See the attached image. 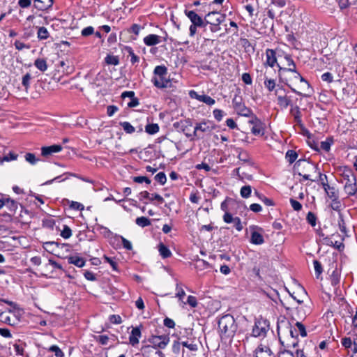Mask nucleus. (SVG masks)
I'll return each instance as SVG.
<instances>
[{
	"instance_id": "obj_55",
	"label": "nucleus",
	"mask_w": 357,
	"mask_h": 357,
	"mask_svg": "<svg viewBox=\"0 0 357 357\" xmlns=\"http://www.w3.org/2000/svg\"><path fill=\"white\" fill-rule=\"evenodd\" d=\"M70 208L77 211H82L84 209V206L79 202L71 201Z\"/></svg>"
},
{
	"instance_id": "obj_64",
	"label": "nucleus",
	"mask_w": 357,
	"mask_h": 357,
	"mask_svg": "<svg viewBox=\"0 0 357 357\" xmlns=\"http://www.w3.org/2000/svg\"><path fill=\"white\" fill-rule=\"evenodd\" d=\"M242 80L246 84H252V77L248 73H245L242 75Z\"/></svg>"
},
{
	"instance_id": "obj_48",
	"label": "nucleus",
	"mask_w": 357,
	"mask_h": 357,
	"mask_svg": "<svg viewBox=\"0 0 357 357\" xmlns=\"http://www.w3.org/2000/svg\"><path fill=\"white\" fill-rule=\"evenodd\" d=\"M296 327L298 334L299 333L302 337H305L307 335L305 328L301 322H296Z\"/></svg>"
},
{
	"instance_id": "obj_1",
	"label": "nucleus",
	"mask_w": 357,
	"mask_h": 357,
	"mask_svg": "<svg viewBox=\"0 0 357 357\" xmlns=\"http://www.w3.org/2000/svg\"><path fill=\"white\" fill-rule=\"evenodd\" d=\"M342 177L341 183H344V190L348 196L355 195L357 192L356 176L354 171L349 167H340L337 169Z\"/></svg>"
},
{
	"instance_id": "obj_6",
	"label": "nucleus",
	"mask_w": 357,
	"mask_h": 357,
	"mask_svg": "<svg viewBox=\"0 0 357 357\" xmlns=\"http://www.w3.org/2000/svg\"><path fill=\"white\" fill-rule=\"evenodd\" d=\"M185 15L190 19L192 24L197 27H205V19H202L195 11L185 10Z\"/></svg>"
},
{
	"instance_id": "obj_58",
	"label": "nucleus",
	"mask_w": 357,
	"mask_h": 357,
	"mask_svg": "<svg viewBox=\"0 0 357 357\" xmlns=\"http://www.w3.org/2000/svg\"><path fill=\"white\" fill-rule=\"evenodd\" d=\"M120 238L121 239L123 246L125 249L128 250H131L132 249V245L130 241H129L122 236H120Z\"/></svg>"
},
{
	"instance_id": "obj_35",
	"label": "nucleus",
	"mask_w": 357,
	"mask_h": 357,
	"mask_svg": "<svg viewBox=\"0 0 357 357\" xmlns=\"http://www.w3.org/2000/svg\"><path fill=\"white\" fill-rule=\"evenodd\" d=\"M120 126L128 134H132L135 131V128L128 121L120 122Z\"/></svg>"
},
{
	"instance_id": "obj_62",
	"label": "nucleus",
	"mask_w": 357,
	"mask_h": 357,
	"mask_svg": "<svg viewBox=\"0 0 357 357\" xmlns=\"http://www.w3.org/2000/svg\"><path fill=\"white\" fill-rule=\"evenodd\" d=\"M278 357H294V355L293 354L292 351L288 349H284L281 350L278 353Z\"/></svg>"
},
{
	"instance_id": "obj_5",
	"label": "nucleus",
	"mask_w": 357,
	"mask_h": 357,
	"mask_svg": "<svg viewBox=\"0 0 357 357\" xmlns=\"http://www.w3.org/2000/svg\"><path fill=\"white\" fill-rule=\"evenodd\" d=\"M233 107L238 115L248 117L252 114V111L247 107L241 96L235 95L232 100Z\"/></svg>"
},
{
	"instance_id": "obj_26",
	"label": "nucleus",
	"mask_w": 357,
	"mask_h": 357,
	"mask_svg": "<svg viewBox=\"0 0 357 357\" xmlns=\"http://www.w3.org/2000/svg\"><path fill=\"white\" fill-rule=\"evenodd\" d=\"M34 66L40 71L45 72L47 69V64L44 59H37L34 61Z\"/></svg>"
},
{
	"instance_id": "obj_44",
	"label": "nucleus",
	"mask_w": 357,
	"mask_h": 357,
	"mask_svg": "<svg viewBox=\"0 0 357 357\" xmlns=\"http://www.w3.org/2000/svg\"><path fill=\"white\" fill-rule=\"evenodd\" d=\"M313 264H314V268L316 276L318 278L320 276V275L322 273V271H323L322 266H321V263L319 261H318L317 260H314Z\"/></svg>"
},
{
	"instance_id": "obj_39",
	"label": "nucleus",
	"mask_w": 357,
	"mask_h": 357,
	"mask_svg": "<svg viewBox=\"0 0 357 357\" xmlns=\"http://www.w3.org/2000/svg\"><path fill=\"white\" fill-rule=\"evenodd\" d=\"M252 192V188L250 185L243 186L241 189L240 194L243 198H248Z\"/></svg>"
},
{
	"instance_id": "obj_30",
	"label": "nucleus",
	"mask_w": 357,
	"mask_h": 357,
	"mask_svg": "<svg viewBox=\"0 0 357 357\" xmlns=\"http://www.w3.org/2000/svg\"><path fill=\"white\" fill-rule=\"evenodd\" d=\"M49 36L50 33L45 27L40 26L38 29L37 37L39 40L47 39Z\"/></svg>"
},
{
	"instance_id": "obj_7",
	"label": "nucleus",
	"mask_w": 357,
	"mask_h": 357,
	"mask_svg": "<svg viewBox=\"0 0 357 357\" xmlns=\"http://www.w3.org/2000/svg\"><path fill=\"white\" fill-rule=\"evenodd\" d=\"M214 125L212 122L203 121L196 125L194 130V136L199 137V132H210L214 129Z\"/></svg>"
},
{
	"instance_id": "obj_32",
	"label": "nucleus",
	"mask_w": 357,
	"mask_h": 357,
	"mask_svg": "<svg viewBox=\"0 0 357 357\" xmlns=\"http://www.w3.org/2000/svg\"><path fill=\"white\" fill-rule=\"evenodd\" d=\"M159 252L163 258H167L172 255L169 248L162 243L159 244Z\"/></svg>"
},
{
	"instance_id": "obj_25",
	"label": "nucleus",
	"mask_w": 357,
	"mask_h": 357,
	"mask_svg": "<svg viewBox=\"0 0 357 357\" xmlns=\"http://www.w3.org/2000/svg\"><path fill=\"white\" fill-rule=\"evenodd\" d=\"M264 86L269 92L273 91L276 86L275 80L269 78L266 75V72L264 73Z\"/></svg>"
},
{
	"instance_id": "obj_18",
	"label": "nucleus",
	"mask_w": 357,
	"mask_h": 357,
	"mask_svg": "<svg viewBox=\"0 0 357 357\" xmlns=\"http://www.w3.org/2000/svg\"><path fill=\"white\" fill-rule=\"evenodd\" d=\"M322 185L328 197L331 200L339 199L338 191L334 187H331L328 183H322Z\"/></svg>"
},
{
	"instance_id": "obj_27",
	"label": "nucleus",
	"mask_w": 357,
	"mask_h": 357,
	"mask_svg": "<svg viewBox=\"0 0 357 357\" xmlns=\"http://www.w3.org/2000/svg\"><path fill=\"white\" fill-rule=\"evenodd\" d=\"M125 52L128 53V56H130V62L134 64L139 61V58L133 52L132 47L126 46L124 49Z\"/></svg>"
},
{
	"instance_id": "obj_37",
	"label": "nucleus",
	"mask_w": 357,
	"mask_h": 357,
	"mask_svg": "<svg viewBox=\"0 0 357 357\" xmlns=\"http://www.w3.org/2000/svg\"><path fill=\"white\" fill-rule=\"evenodd\" d=\"M333 144V139L332 138H327L326 140L323 141L320 144V148L328 152L331 149V145Z\"/></svg>"
},
{
	"instance_id": "obj_61",
	"label": "nucleus",
	"mask_w": 357,
	"mask_h": 357,
	"mask_svg": "<svg viewBox=\"0 0 357 357\" xmlns=\"http://www.w3.org/2000/svg\"><path fill=\"white\" fill-rule=\"evenodd\" d=\"M133 181L138 183L146 182V183H151V180L146 176H135L133 178Z\"/></svg>"
},
{
	"instance_id": "obj_57",
	"label": "nucleus",
	"mask_w": 357,
	"mask_h": 357,
	"mask_svg": "<svg viewBox=\"0 0 357 357\" xmlns=\"http://www.w3.org/2000/svg\"><path fill=\"white\" fill-rule=\"evenodd\" d=\"M96 339L102 345H106L109 341V337L105 335L97 336Z\"/></svg>"
},
{
	"instance_id": "obj_53",
	"label": "nucleus",
	"mask_w": 357,
	"mask_h": 357,
	"mask_svg": "<svg viewBox=\"0 0 357 357\" xmlns=\"http://www.w3.org/2000/svg\"><path fill=\"white\" fill-rule=\"evenodd\" d=\"M331 207L333 210L339 211L342 207L341 202L339 199L331 200Z\"/></svg>"
},
{
	"instance_id": "obj_3",
	"label": "nucleus",
	"mask_w": 357,
	"mask_h": 357,
	"mask_svg": "<svg viewBox=\"0 0 357 357\" xmlns=\"http://www.w3.org/2000/svg\"><path fill=\"white\" fill-rule=\"evenodd\" d=\"M151 82L159 89L171 86V82L167 77V68L165 66H157L153 70Z\"/></svg>"
},
{
	"instance_id": "obj_52",
	"label": "nucleus",
	"mask_w": 357,
	"mask_h": 357,
	"mask_svg": "<svg viewBox=\"0 0 357 357\" xmlns=\"http://www.w3.org/2000/svg\"><path fill=\"white\" fill-rule=\"evenodd\" d=\"M289 333L291 336V338L293 339V340L291 343V345L293 347H296L298 345V342L294 339V337L298 336V331H297L296 328H294V330L292 328H291L289 331Z\"/></svg>"
},
{
	"instance_id": "obj_36",
	"label": "nucleus",
	"mask_w": 357,
	"mask_h": 357,
	"mask_svg": "<svg viewBox=\"0 0 357 357\" xmlns=\"http://www.w3.org/2000/svg\"><path fill=\"white\" fill-rule=\"evenodd\" d=\"M135 222L138 226L141 227H145L151 225L150 220L144 216L137 218L135 220Z\"/></svg>"
},
{
	"instance_id": "obj_41",
	"label": "nucleus",
	"mask_w": 357,
	"mask_h": 357,
	"mask_svg": "<svg viewBox=\"0 0 357 357\" xmlns=\"http://www.w3.org/2000/svg\"><path fill=\"white\" fill-rule=\"evenodd\" d=\"M105 60V62L109 65L116 66L119 63V59L118 56L114 55H107Z\"/></svg>"
},
{
	"instance_id": "obj_34",
	"label": "nucleus",
	"mask_w": 357,
	"mask_h": 357,
	"mask_svg": "<svg viewBox=\"0 0 357 357\" xmlns=\"http://www.w3.org/2000/svg\"><path fill=\"white\" fill-rule=\"evenodd\" d=\"M255 195L261 201L263 202L266 206H273L274 203L272 199L267 198L264 195L259 193L257 190L255 191Z\"/></svg>"
},
{
	"instance_id": "obj_49",
	"label": "nucleus",
	"mask_w": 357,
	"mask_h": 357,
	"mask_svg": "<svg viewBox=\"0 0 357 357\" xmlns=\"http://www.w3.org/2000/svg\"><path fill=\"white\" fill-rule=\"evenodd\" d=\"M25 160L31 165H35L38 161L36 155L31 153H28L25 155Z\"/></svg>"
},
{
	"instance_id": "obj_47",
	"label": "nucleus",
	"mask_w": 357,
	"mask_h": 357,
	"mask_svg": "<svg viewBox=\"0 0 357 357\" xmlns=\"http://www.w3.org/2000/svg\"><path fill=\"white\" fill-rule=\"evenodd\" d=\"M61 236L66 239L69 238L72 236V231L70 228L67 225H64L63 229L61 232Z\"/></svg>"
},
{
	"instance_id": "obj_33",
	"label": "nucleus",
	"mask_w": 357,
	"mask_h": 357,
	"mask_svg": "<svg viewBox=\"0 0 357 357\" xmlns=\"http://www.w3.org/2000/svg\"><path fill=\"white\" fill-rule=\"evenodd\" d=\"M145 131L150 135H154L159 131V126L157 123L147 124Z\"/></svg>"
},
{
	"instance_id": "obj_56",
	"label": "nucleus",
	"mask_w": 357,
	"mask_h": 357,
	"mask_svg": "<svg viewBox=\"0 0 357 357\" xmlns=\"http://www.w3.org/2000/svg\"><path fill=\"white\" fill-rule=\"evenodd\" d=\"M17 154H16L13 152H10L8 155H6L3 156V158L2 159V162H3V161L9 162L11 160H17Z\"/></svg>"
},
{
	"instance_id": "obj_50",
	"label": "nucleus",
	"mask_w": 357,
	"mask_h": 357,
	"mask_svg": "<svg viewBox=\"0 0 357 357\" xmlns=\"http://www.w3.org/2000/svg\"><path fill=\"white\" fill-rule=\"evenodd\" d=\"M94 33V28L91 26H89L83 29L81 31V34L84 37L89 36Z\"/></svg>"
},
{
	"instance_id": "obj_11",
	"label": "nucleus",
	"mask_w": 357,
	"mask_h": 357,
	"mask_svg": "<svg viewBox=\"0 0 357 357\" xmlns=\"http://www.w3.org/2000/svg\"><path fill=\"white\" fill-rule=\"evenodd\" d=\"M266 61L264 63V67L269 66L273 68L277 64L276 53L272 49H267L266 50Z\"/></svg>"
},
{
	"instance_id": "obj_59",
	"label": "nucleus",
	"mask_w": 357,
	"mask_h": 357,
	"mask_svg": "<svg viewBox=\"0 0 357 357\" xmlns=\"http://www.w3.org/2000/svg\"><path fill=\"white\" fill-rule=\"evenodd\" d=\"M290 203H291V207L294 208V210H295L296 211H299L301 210L302 205L299 202H298L294 199H290Z\"/></svg>"
},
{
	"instance_id": "obj_20",
	"label": "nucleus",
	"mask_w": 357,
	"mask_h": 357,
	"mask_svg": "<svg viewBox=\"0 0 357 357\" xmlns=\"http://www.w3.org/2000/svg\"><path fill=\"white\" fill-rule=\"evenodd\" d=\"M290 113L294 116V121L297 125L303 126L300 108L298 106H292L290 109Z\"/></svg>"
},
{
	"instance_id": "obj_63",
	"label": "nucleus",
	"mask_w": 357,
	"mask_h": 357,
	"mask_svg": "<svg viewBox=\"0 0 357 357\" xmlns=\"http://www.w3.org/2000/svg\"><path fill=\"white\" fill-rule=\"evenodd\" d=\"M321 79L323 81H324V82H327L330 83V82H333V75L331 73L326 72V73H324L321 75Z\"/></svg>"
},
{
	"instance_id": "obj_22",
	"label": "nucleus",
	"mask_w": 357,
	"mask_h": 357,
	"mask_svg": "<svg viewBox=\"0 0 357 357\" xmlns=\"http://www.w3.org/2000/svg\"><path fill=\"white\" fill-rule=\"evenodd\" d=\"M277 100L278 105L283 109L287 108L291 105V99L287 96H278Z\"/></svg>"
},
{
	"instance_id": "obj_60",
	"label": "nucleus",
	"mask_w": 357,
	"mask_h": 357,
	"mask_svg": "<svg viewBox=\"0 0 357 357\" xmlns=\"http://www.w3.org/2000/svg\"><path fill=\"white\" fill-rule=\"evenodd\" d=\"M214 118L218 121H220L223 117V112L221 109H215L213 112Z\"/></svg>"
},
{
	"instance_id": "obj_17",
	"label": "nucleus",
	"mask_w": 357,
	"mask_h": 357,
	"mask_svg": "<svg viewBox=\"0 0 357 357\" xmlns=\"http://www.w3.org/2000/svg\"><path fill=\"white\" fill-rule=\"evenodd\" d=\"M142 333L139 327H135L132 328L131 333L129 336V342L130 344L135 346L139 343V340L141 337Z\"/></svg>"
},
{
	"instance_id": "obj_23",
	"label": "nucleus",
	"mask_w": 357,
	"mask_h": 357,
	"mask_svg": "<svg viewBox=\"0 0 357 357\" xmlns=\"http://www.w3.org/2000/svg\"><path fill=\"white\" fill-rule=\"evenodd\" d=\"M263 236L258 231H254L251 234L250 242L255 245H261L264 243Z\"/></svg>"
},
{
	"instance_id": "obj_51",
	"label": "nucleus",
	"mask_w": 357,
	"mask_h": 357,
	"mask_svg": "<svg viewBox=\"0 0 357 357\" xmlns=\"http://www.w3.org/2000/svg\"><path fill=\"white\" fill-rule=\"evenodd\" d=\"M103 259H105V261L106 262H107L108 264H109V265L111 266V267L112 268V269L115 271H118V268H117V263L112 259V258H110L106 255H105L103 257Z\"/></svg>"
},
{
	"instance_id": "obj_31",
	"label": "nucleus",
	"mask_w": 357,
	"mask_h": 357,
	"mask_svg": "<svg viewBox=\"0 0 357 357\" xmlns=\"http://www.w3.org/2000/svg\"><path fill=\"white\" fill-rule=\"evenodd\" d=\"M0 319L1 321L11 326H14L16 324V320H13L12 317L8 313L6 312H2L0 314Z\"/></svg>"
},
{
	"instance_id": "obj_40",
	"label": "nucleus",
	"mask_w": 357,
	"mask_h": 357,
	"mask_svg": "<svg viewBox=\"0 0 357 357\" xmlns=\"http://www.w3.org/2000/svg\"><path fill=\"white\" fill-rule=\"evenodd\" d=\"M338 227L340 230V231L347 235V227L345 222L343 219V215L341 213H339V218H338Z\"/></svg>"
},
{
	"instance_id": "obj_12",
	"label": "nucleus",
	"mask_w": 357,
	"mask_h": 357,
	"mask_svg": "<svg viewBox=\"0 0 357 357\" xmlns=\"http://www.w3.org/2000/svg\"><path fill=\"white\" fill-rule=\"evenodd\" d=\"M255 352V357H275L271 349L264 344L259 345Z\"/></svg>"
},
{
	"instance_id": "obj_28",
	"label": "nucleus",
	"mask_w": 357,
	"mask_h": 357,
	"mask_svg": "<svg viewBox=\"0 0 357 357\" xmlns=\"http://www.w3.org/2000/svg\"><path fill=\"white\" fill-rule=\"evenodd\" d=\"M181 344L183 347H186L188 350L191 351H195L197 350V344L194 342L193 340H182Z\"/></svg>"
},
{
	"instance_id": "obj_42",
	"label": "nucleus",
	"mask_w": 357,
	"mask_h": 357,
	"mask_svg": "<svg viewBox=\"0 0 357 357\" xmlns=\"http://www.w3.org/2000/svg\"><path fill=\"white\" fill-rule=\"evenodd\" d=\"M307 222L312 226L314 227L317 224V216L311 211L308 212L306 216Z\"/></svg>"
},
{
	"instance_id": "obj_16",
	"label": "nucleus",
	"mask_w": 357,
	"mask_h": 357,
	"mask_svg": "<svg viewBox=\"0 0 357 357\" xmlns=\"http://www.w3.org/2000/svg\"><path fill=\"white\" fill-rule=\"evenodd\" d=\"M294 73L293 77L289 79V81L291 82H294L297 80L300 82V83L303 85L301 89L305 90V89H310L309 83L301 75V74L295 69V72H292Z\"/></svg>"
},
{
	"instance_id": "obj_19",
	"label": "nucleus",
	"mask_w": 357,
	"mask_h": 357,
	"mask_svg": "<svg viewBox=\"0 0 357 357\" xmlns=\"http://www.w3.org/2000/svg\"><path fill=\"white\" fill-rule=\"evenodd\" d=\"M35 7L40 10H45L53 4V0H34Z\"/></svg>"
},
{
	"instance_id": "obj_10",
	"label": "nucleus",
	"mask_w": 357,
	"mask_h": 357,
	"mask_svg": "<svg viewBox=\"0 0 357 357\" xmlns=\"http://www.w3.org/2000/svg\"><path fill=\"white\" fill-rule=\"evenodd\" d=\"M189 95L192 98H195L200 102H204L208 105H213L215 102V100L209 96L205 94L199 95L195 91H190Z\"/></svg>"
},
{
	"instance_id": "obj_2",
	"label": "nucleus",
	"mask_w": 357,
	"mask_h": 357,
	"mask_svg": "<svg viewBox=\"0 0 357 357\" xmlns=\"http://www.w3.org/2000/svg\"><path fill=\"white\" fill-rule=\"evenodd\" d=\"M238 326L233 316L225 314L218 321V329L220 337L224 340H231L235 335Z\"/></svg>"
},
{
	"instance_id": "obj_43",
	"label": "nucleus",
	"mask_w": 357,
	"mask_h": 357,
	"mask_svg": "<svg viewBox=\"0 0 357 357\" xmlns=\"http://www.w3.org/2000/svg\"><path fill=\"white\" fill-rule=\"evenodd\" d=\"M49 351L54 352L56 357H63L64 354L56 345H52L48 349Z\"/></svg>"
},
{
	"instance_id": "obj_14",
	"label": "nucleus",
	"mask_w": 357,
	"mask_h": 357,
	"mask_svg": "<svg viewBox=\"0 0 357 357\" xmlns=\"http://www.w3.org/2000/svg\"><path fill=\"white\" fill-rule=\"evenodd\" d=\"M143 41L147 46H153L162 42V37L156 34H149L144 38Z\"/></svg>"
},
{
	"instance_id": "obj_38",
	"label": "nucleus",
	"mask_w": 357,
	"mask_h": 357,
	"mask_svg": "<svg viewBox=\"0 0 357 357\" xmlns=\"http://www.w3.org/2000/svg\"><path fill=\"white\" fill-rule=\"evenodd\" d=\"M297 153L293 150L287 151L285 155L286 159L290 164H292L294 162H295L296 160L297 159Z\"/></svg>"
},
{
	"instance_id": "obj_24",
	"label": "nucleus",
	"mask_w": 357,
	"mask_h": 357,
	"mask_svg": "<svg viewBox=\"0 0 357 357\" xmlns=\"http://www.w3.org/2000/svg\"><path fill=\"white\" fill-rule=\"evenodd\" d=\"M68 261L69 264H74L80 268L85 265V261L84 259L77 256H71L68 257Z\"/></svg>"
},
{
	"instance_id": "obj_46",
	"label": "nucleus",
	"mask_w": 357,
	"mask_h": 357,
	"mask_svg": "<svg viewBox=\"0 0 357 357\" xmlns=\"http://www.w3.org/2000/svg\"><path fill=\"white\" fill-rule=\"evenodd\" d=\"M31 79V76L29 73H26L22 77V84L23 86H24L25 89L27 91L30 86V80Z\"/></svg>"
},
{
	"instance_id": "obj_13",
	"label": "nucleus",
	"mask_w": 357,
	"mask_h": 357,
	"mask_svg": "<svg viewBox=\"0 0 357 357\" xmlns=\"http://www.w3.org/2000/svg\"><path fill=\"white\" fill-rule=\"evenodd\" d=\"M62 150V146L59 144H54L49 146L41 148V154L44 157H47L53 153H59Z\"/></svg>"
},
{
	"instance_id": "obj_15",
	"label": "nucleus",
	"mask_w": 357,
	"mask_h": 357,
	"mask_svg": "<svg viewBox=\"0 0 357 357\" xmlns=\"http://www.w3.org/2000/svg\"><path fill=\"white\" fill-rule=\"evenodd\" d=\"M225 18V15L220 14L218 12H210L205 16V23L206 25L207 24H212L215 23V19H218L221 20H224Z\"/></svg>"
},
{
	"instance_id": "obj_8",
	"label": "nucleus",
	"mask_w": 357,
	"mask_h": 357,
	"mask_svg": "<svg viewBox=\"0 0 357 357\" xmlns=\"http://www.w3.org/2000/svg\"><path fill=\"white\" fill-rule=\"evenodd\" d=\"M142 354L144 357H164V354L160 351L150 345L142 347Z\"/></svg>"
},
{
	"instance_id": "obj_29",
	"label": "nucleus",
	"mask_w": 357,
	"mask_h": 357,
	"mask_svg": "<svg viewBox=\"0 0 357 357\" xmlns=\"http://www.w3.org/2000/svg\"><path fill=\"white\" fill-rule=\"evenodd\" d=\"M284 60L287 62V69L289 72H295L296 68V64L289 54H285L284 56Z\"/></svg>"
},
{
	"instance_id": "obj_45",
	"label": "nucleus",
	"mask_w": 357,
	"mask_h": 357,
	"mask_svg": "<svg viewBox=\"0 0 357 357\" xmlns=\"http://www.w3.org/2000/svg\"><path fill=\"white\" fill-rule=\"evenodd\" d=\"M155 180L160 183L161 185H164L166 183L167 178L166 175L164 172H159L155 176Z\"/></svg>"
},
{
	"instance_id": "obj_4",
	"label": "nucleus",
	"mask_w": 357,
	"mask_h": 357,
	"mask_svg": "<svg viewBox=\"0 0 357 357\" xmlns=\"http://www.w3.org/2000/svg\"><path fill=\"white\" fill-rule=\"evenodd\" d=\"M269 330V322L262 317L258 318L253 326L252 335L255 337H264Z\"/></svg>"
},
{
	"instance_id": "obj_9",
	"label": "nucleus",
	"mask_w": 357,
	"mask_h": 357,
	"mask_svg": "<svg viewBox=\"0 0 357 357\" xmlns=\"http://www.w3.org/2000/svg\"><path fill=\"white\" fill-rule=\"evenodd\" d=\"M169 337L166 335L154 336L151 338V342L156 349H164L169 343Z\"/></svg>"
},
{
	"instance_id": "obj_21",
	"label": "nucleus",
	"mask_w": 357,
	"mask_h": 357,
	"mask_svg": "<svg viewBox=\"0 0 357 357\" xmlns=\"http://www.w3.org/2000/svg\"><path fill=\"white\" fill-rule=\"evenodd\" d=\"M251 132L256 136H262L264 135V126L261 121L252 127Z\"/></svg>"
},
{
	"instance_id": "obj_54",
	"label": "nucleus",
	"mask_w": 357,
	"mask_h": 357,
	"mask_svg": "<svg viewBox=\"0 0 357 357\" xmlns=\"http://www.w3.org/2000/svg\"><path fill=\"white\" fill-rule=\"evenodd\" d=\"M224 20H218V19H215V23H213L212 24H211V31L212 32H217L219 30H220V24L223 22Z\"/></svg>"
}]
</instances>
